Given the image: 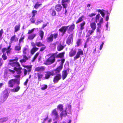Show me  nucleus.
<instances>
[{
    "label": "nucleus",
    "mask_w": 123,
    "mask_h": 123,
    "mask_svg": "<svg viewBox=\"0 0 123 123\" xmlns=\"http://www.w3.org/2000/svg\"><path fill=\"white\" fill-rule=\"evenodd\" d=\"M11 45H10L7 48H4L2 49V52L3 53V54L1 56V57L4 61H5L7 59V57L6 55V53H5L6 51V53L7 55H8L9 53H10L12 49V48H11Z\"/></svg>",
    "instance_id": "nucleus-1"
},
{
    "label": "nucleus",
    "mask_w": 123,
    "mask_h": 123,
    "mask_svg": "<svg viewBox=\"0 0 123 123\" xmlns=\"http://www.w3.org/2000/svg\"><path fill=\"white\" fill-rule=\"evenodd\" d=\"M18 85L20 84V79H12L9 80L8 82L9 87H12L15 83Z\"/></svg>",
    "instance_id": "nucleus-2"
},
{
    "label": "nucleus",
    "mask_w": 123,
    "mask_h": 123,
    "mask_svg": "<svg viewBox=\"0 0 123 123\" xmlns=\"http://www.w3.org/2000/svg\"><path fill=\"white\" fill-rule=\"evenodd\" d=\"M18 58L17 57H16L14 59L10 60L9 61L10 62L9 63V64L11 66L14 67V68L20 67V65L19 63L18 62Z\"/></svg>",
    "instance_id": "nucleus-3"
},
{
    "label": "nucleus",
    "mask_w": 123,
    "mask_h": 123,
    "mask_svg": "<svg viewBox=\"0 0 123 123\" xmlns=\"http://www.w3.org/2000/svg\"><path fill=\"white\" fill-rule=\"evenodd\" d=\"M55 61V57L53 53L48 58L44 63V64L47 65L51 64L54 63Z\"/></svg>",
    "instance_id": "nucleus-4"
},
{
    "label": "nucleus",
    "mask_w": 123,
    "mask_h": 123,
    "mask_svg": "<svg viewBox=\"0 0 123 123\" xmlns=\"http://www.w3.org/2000/svg\"><path fill=\"white\" fill-rule=\"evenodd\" d=\"M58 34L57 33H55L53 34H51L49 37L47 38L46 40L48 43H50L52 42L53 40V39H56L58 37Z\"/></svg>",
    "instance_id": "nucleus-5"
},
{
    "label": "nucleus",
    "mask_w": 123,
    "mask_h": 123,
    "mask_svg": "<svg viewBox=\"0 0 123 123\" xmlns=\"http://www.w3.org/2000/svg\"><path fill=\"white\" fill-rule=\"evenodd\" d=\"M9 92H8V90L7 89H5L3 91L1 94V95L3 96L4 99H7L9 96Z\"/></svg>",
    "instance_id": "nucleus-6"
},
{
    "label": "nucleus",
    "mask_w": 123,
    "mask_h": 123,
    "mask_svg": "<svg viewBox=\"0 0 123 123\" xmlns=\"http://www.w3.org/2000/svg\"><path fill=\"white\" fill-rule=\"evenodd\" d=\"M61 78L62 76L61 74H58L54 77L53 81L54 83H56Z\"/></svg>",
    "instance_id": "nucleus-7"
},
{
    "label": "nucleus",
    "mask_w": 123,
    "mask_h": 123,
    "mask_svg": "<svg viewBox=\"0 0 123 123\" xmlns=\"http://www.w3.org/2000/svg\"><path fill=\"white\" fill-rule=\"evenodd\" d=\"M73 34H72L70 35L67 38L66 41V43L68 45H70L73 42Z\"/></svg>",
    "instance_id": "nucleus-8"
},
{
    "label": "nucleus",
    "mask_w": 123,
    "mask_h": 123,
    "mask_svg": "<svg viewBox=\"0 0 123 123\" xmlns=\"http://www.w3.org/2000/svg\"><path fill=\"white\" fill-rule=\"evenodd\" d=\"M45 74L44 78L45 79H48L50 77V76H53L54 75L53 71H47L45 72Z\"/></svg>",
    "instance_id": "nucleus-9"
},
{
    "label": "nucleus",
    "mask_w": 123,
    "mask_h": 123,
    "mask_svg": "<svg viewBox=\"0 0 123 123\" xmlns=\"http://www.w3.org/2000/svg\"><path fill=\"white\" fill-rule=\"evenodd\" d=\"M84 54L83 51L80 49H79L76 56L74 57V60H75L80 57V55H83Z\"/></svg>",
    "instance_id": "nucleus-10"
},
{
    "label": "nucleus",
    "mask_w": 123,
    "mask_h": 123,
    "mask_svg": "<svg viewBox=\"0 0 123 123\" xmlns=\"http://www.w3.org/2000/svg\"><path fill=\"white\" fill-rule=\"evenodd\" d=\"M69 26V25L67 26H62L59 29V31L64 35L65 34Z\"/></svg>",
    "instance_id": "nucleus-11"
},
{
    "label": "nucleus",
    "mask_w": 123,
    "mask_h": 123,
    "mask_svg": "<svg viewBox=\"0 0 123 123\" xmlns=\"http://www.w3.org/2000/svg\"><path fill=\"white\" fill-rule=\"evenodd\" d=\"M70 2V0H62L61 4L63 8H67L68 6L67 3L68 4Z\"/></svg>",
    "instance_id": "nucleus-12"
},
{
    "label": "nucleus",
    "mask_w": 123,
    "mask_h": 123,
    "mask_svg": "<svg viewBox=\"0 0 123 123\" xmlns=\"http://www.w3.org/2000/svg\"><path fill=\"white\" fill-rule=\"evenodd\" d=\"M65 53V52H62L60 53L57 54V52H56L55 53H54L53 54L55 58H62L64 57Z\"/></svg>",
    "instance_id": "nucleus-13"
},
{
    "label": "nucleus",
    "mask_w": 123,
    "mask_h": 123,
    "mask_svg": "<svg viewBox=\"0 0 123 123\" xmlns=\"http://www.w3.org/2000/svg\"><path fill=\"white\" fill-rule=\"evenodd\" d=\"M22 56L23 58L19 61L21 63L26 62L27 60L29 59L31 57L30 56H27L25 55H22Z\"/></svg>",
    "instance_id": "nucleus-14"
},
{
    "label": "nucleus",
    "mask_w": 123,
    "mask_h": 123,
    "mask_svg": "<svg viewBox=\"0 0 123 123\" xmlns=\"http://www.w3.org/2000/svg\"><path fill=\"white\" fill-rule=\"evenodd\" d=\"M51 114L52 116H54V117L55 119H58L59 118V116L58 113L56 109L52 111Z\"/></svg>",
    "instance_id": "nucleus-15"
},
{
    "label": "nucleus",
    "mask_w": 123,
    "mask_h": 123,
    "mask_svg": "<svg viewBox=\"0 0 123 123\" xmlns=\"http://www.w3.org/2000/svg\"><path fill=\"white\" fill-rule=\"evenodd\" d=\"M62 68V66L60 65L59 67L55 69H54L53 70H52V71H53L54 75L56 74H59Z\"/></svg>",
    "instance_id": "nucleus-16"
},
{
    "label": "nucleus",
    "mask_w": 123,
    "mask_h": 123,
    "mask_svg": "<svg viewBox=\"0 0 123 123\" xmlns=\"http://www.w3.org/2000/svg\"><path fill=\"white\" fill-rule=\"evenodd\" d=\"M69 71V69H67L65 70L62 71V77L63 80H64L66 78L68 73V72Z\"/></svg>",
    "instance_id": "nucleus-17"
},
{
    "label": "nucleus",
    "mask_w": 123,
    "mask_h": 123,
    "mask_svg": "<svg viewBox=\"0 0 123 123\" xmlns=\"http://www.w3.org/2000/svg\"><path fill=\"white\" fill-rule=\"evenodd\" d=\"M45 69V67L44 66L38 67L36 68L35 69V72H39L40 71H43Z\"/></svg>",
    "instance_id": "nucleus-18"
},
{
    "label": "nucleus",
    "mask_w": 123,
    "mask_h": 123,
    "mask_svg": "<svg viewBox=\"0 0 123 123\" xmlns=\"http://www.w3.org/2000/svg\"><path fill=\"white\" fill-rule=\"evenodd\" d=\"M76 51L75 49L72 48L71 49L69 53V55L70 57H72L74 56L76 54Z\"/></svg>",
    "instance_id": "nucleus-19"
},
{
    "label": "nucleus",
    "mask_w": 123,
    "mask_h": 123,
    "mask_svg": "<svg viewBox=\"0 0 123 123\" xmlns=\"http://www.w3.org/2000/svg\"><path fill=\"white\" fill-rule=\"evenodd\" d=\"M22 68L20 67H18V68H14V69L15 70V72H16L17 74L18 75H20L22 73Z\"/></svg>",
    "instance_id": "nucleus-20"
},
{
    "label": "nucleus",
    "mask_w": 123,
    "mask_h": 123,
    "mask_svg": "<svg viewBox=\"0 0 123 123\" xmlns=\"http://www.w3.org/2000/svg\"><path fill=\"white\" fill-rule=\"evenodd\" d=\"M55 8L58 12H59L61 11L62 7L60 4H57L55 6Z\"/></svg>",
    "instance_id": "nucleus-21"
},
{
    "label": "nucleus",
    "mask_w": 123,
    "mask_h": 123,
    "mask_svg": "<svg viewBox=\"0 0 123 123\" xmlns=\"http://www.w3.org/2000/svg\"><path fill=\"white\" fill-rule=\"evenodd\" d=\"M66 46V45L63 46L61 43L58 45L57 47V50L58 51H60L62 50Z\"/></svg>",
    "instance_id": "nucleus-22"
},
{
    "label": "nucleus",
    "mask_w": 123,
    "mask_h": 123,
    "mask_svg": "<svg viewBox=\"0 0 123 123\" xmlns=\"http://www.w3.org/2000/svg\"><path fill=\"white\" fill-rule=\"evenodd\" d=\"M74 28L75 25L74 24L71 25L69 27L68 30V33H69L70 32H72Z\"/></svg>",
    "instance_id": "nucleus-23"
},
{
    "label": "nucleus",
    "mask_w": 123,
    "mask_h": 123,
    "mask_svg": "<svg viewBox=\"0 0 123 123\" xmlns=\"http://www.w3.org/2000/svg\"><path fill=\"white\" fill-rule=\"evenodd\" d=\"M25 68H26L27 70L28 71V74L30 72L31 70L32 65H22Z\"/></svg>",
    "instance_id": "nucleus-24"
},
{
    "label": "nucleus",
    "mask_w": 123,
    "mask_h": 123,
    "mask_svg": "<svg viewBox=\"0 0 123 123\" xmlns=\"http://www.w3.org/2000/svg\"><path fill=\"white\" fill-rule=\"evenodd\" d=\"M67 115L66 110L62 111L60 115V117L62 119L63 117H65Z\"/></svg>",
    "instance_id": "nucleus-25"
},
{
    "label": "nucleus",
    "mask_w": 123,
    "mask_h": 123,
    "mask_svg": "<svg viewBox=\"0 0 123 123\" xmlns=\"http://www.w3.org/2000/svg\"><path fill=\"white\" fill-rule=\"evenodd\" d=\"M37 74L38 80L41 81V79L43 78V74L41 72H39L37 73Z\"/></svg>",
    "instance_id": "nucleus-26"
},
{
    "label": "nucleus",
    "mask_w": 123,
    "mask_h": 123,
    "mask_svg": "<svg viewBox=\"0 0 123 123\" xmlns=\"http://www.w3.org/2000/svg\"><path fill=\"white\" fill-rule=\"evenodd\" d=\"M90 27L92 29L95 30L96 28V24L95 22H92L90 24Z\"/></svg>",
    "instance_id": "nucleus-27"
},
{
    "label": "nucleus",
    "mask_w": 123,
    "mask_h": 123,
    "mask_svg": "<svg viewBox=\"0 0 123 123\" xmlns=\"http://www.w3.org/2000/svg\"><path fill=\"white\" fill-rule=\"evenodd\" d=\"M39 48L37 47H33L31 50V54L33 55L35 52L38 50Z\"/></svg>",
    "instance_id": "nucleus-28"
},
{
    "label": "nucleus",
    "mask_w": 123,
    "mask_h": 123,
    "mask_svg": "<svg viewBox=\"0 0 123 123\" xmlns=\"http://www.w3.org/2000/svg\"><path fill=\"white\" fill-rule=\"evenodd\" d=\"M95 30L92 29L91 30H89L88 31L87 33L88 34L86 36V37H89L90 35H92L94 32Z\"/></svg>",
    "instance_id": "nucleus-29"
},
{
    "label": "nucleus",
    "mask_w": 123,
    "mask_h": 123,
    "mask_svg": "<svg viewBox=\"0 0 123 123\" xmlns=\"http://www.w3.org/2000/svg\"><path fill=\"white\" fill-rule=\"evenodd\" d=\"M85 22L84 21L83 22L80 24V30L82 31L84 29V26L85 25Z\"/></svg>",
    "instance_id": "nucleus-30"
},
{
    "label": "nucleus",
    "mask_w": 123,
    "mask_h": 123,
    "mask_svg": "<svg viewBox=\"0 0 123 123\" xmlns=\"http://www.w3.org/2000/svg\"><path fill=\"white\" fill-rule=\"evenodd\" d=\"M84 16L83 15L80 17L78 20L76 21V24H77L82 21L83 20V18H84Z\"/></svg>",
    "instance_id": "nucleus-31"
},
{
    "label": "nucleus",
    "mask_w": 123,
    "mask_h": 123,
    "mask_svg": "<svg viewBox=\"0 0 123 123\" xmlns=\"http://www.w3.org/2000/svg\"><path fill=\"white\" fill-rule=\"evenodd\" d=\"M20 88V87L18 86H17L15 88L12 89L11 91L12 92H18Z\"/></svg>",
    "instance_id": "nucleus-32"
},
{
    "label": "nucleus",
    "mask_w": 123,
    "mask_h": 123,
    "mask_svg": "<svg viewBox=\"0 0 123 123\" xmlns=\"http://www.w3.org/2000/svg\"><path fill=\"white\" fill-rule=\"evenodd\" d=\"M41 3H39V2H37L35 3L34 7L36 9L38 8L41 6L42 5Z\"/></svg>",
    "instance_id": "nucleus-33"
},
{
    "label": "nucleus",
    "mask_w": 123,
    "mask_h": 123,
    "mask_svg": "<svg viewBox=\"0 0 123 123\" xmlns=\"http://www.w3.org/2000/svg\"><path fill=\"white\" fill-rule=\"evenodd\" d=\"M16 37V35H14L13 36L11 37L10 38V40L11 42H12L14 41L15 42H16L18 40V39H15Z\"/></svg>",
    "instance_id": "nucleus-34"
},
{
    "label": "nucleus",
    "mask_w": 123,
    "mask_h": 123,
    "mask_svg": "<svg viewBox=\"0 0 123 123\" xmlns=\"http://www.w3.org/2000/svg\"><path fill=\"white\" fill-rule=\"evenodd\" d=\"M104 11L103 9H102V10H101L100 9H99L97 10V11L98 12H100L102 16L104 18L105 17V14L103 11Z\"/></svg>",
    "instance_id": "nucleus-35"
},
{
    "label": "nucleus",
    "mask_w": 123,
    "mask_h": 123,
    "mask_svg": "<svg viewBox=\"0 0 123 123\" xmlns=\"http://www.w3.org/2000/svg\"><path fill=\"white\" fill-rule=\"evenodd\" d=\"M20 25H16L14 27V32H17L20 30Z\"/></svg>",
    "instance_id": "nucleus-36"
},
{
    "label": "nucleus",
    "mask_w": 123,
    "mask_h": 123,
    "mask_svg": "<svg viewBox=\"0 0 123 123\" xmlns=\"http://www.w3.org/2000/svg\"><path fill=\"white\" fill-rule=\"evenodd\" d=\"M36 36V34H33L29 35L28 37V38L30 40H32L34 39Z\"/></svg>",
    "instance_id": "nucleus-37"
},
{
    "label": "nucleus",
    "mask_w": 123,
    "mask_h": 123,
    "mask_svg": "<svg viewBox=\"0 0 123 123\" xmlns=\"http://www.w3.org/2000/svg\"><path fill=\"white\" fill-rule=\"evenodd\" d=\"M8 120V119L6 117H3L0 118V123H3L6 122Z\"/></svg>",
    "instance_id": "nucleus-38"
},
{
    "label": "nucleus",
    "mask_w": 123,
    "mask_h": 123,
    "mask_svg": "<svg viewBox=\"0 0 123 123\" xmlns=\"http://www.w3.org/2000/svg\"><path fill=\"white\" fill-rule=\"evenodd\" d=\"M23 34L21 35V36L19 40V45H20L21 42H23L24 38L25 36H23Z\"/></svg>",
    "instance_id": "nucleus-39"
},
{
    "label": "nucleus",
    "mask_w": 123,
    "mask_h": 123,
    "mask_svg": "<svg viewBox=\"0 0 123 123\" xmlns=\"http://www.w3.org/2000/svg\"><path fill=\"white\" fill-rule=\"evenodd\" d=\"M40 33H39V35L41 39L42 40L44 36V32L42 30H40Z\"/></svg>",
    "instance_id": "nucleus-40"
},
{
    "label": "nucleus",
    "mask_w": 123,
    "mask_h": 123,
    "mask_svg": "<svg viewBox=\"0 0 123 123\" xmlns=\"http://www.w3.org/2000/svg\"><path fill=\"white\" fill-rule=\"evenodd\" d=\"M36 46L38 47H40L42 46H44V45L42 44V43L40 42H36Z\"/></svg>",
    "instance_id": "nucleus-41"
},
{
    "label": "nucleus",
    "mask_w": 123,
    "mask_h": 123,
    "mask_svg": "<svg viewBox=\"0 0 123 123\" xmlns=\"http://www.w3.org/2000/svg\"><path fill=\"white\" fill-rule=\"evenodd\" d=\"M30 20L31 23L34 24L36 21V19L35 18V17L32 16V17L30 18Z\"/></svg>",
    "instance_id": "nucleus-42"
},
{
    "label": "nucleus",
    "mask_w": 123,
    "mask_h": 123,
    "mask_svg": "<svg viewBox=\"0 0 123 123\" xmlns=\"http://www.w3.org/2000/svg\"><path fill=\"white\" fill-rule=\"evenodd\" d=\"M57 108L60 111H62L63 110V106L62 105L60 104L57 106Z\"/></svg>",
    "instance_id": "nucleus-43"
},
{
    "label": "nucleus",
    "mask_w": 123,
    "mask_h": 123,
    "mask_svg": "<svg viewBox=\"0 0 123 123\" xmlns=\"http://www.w3.org/2000/svg\"><path fill=\"white\" fill-rule=\"evenodd\" d=\"M50 12L51 15L53 16H55L56 14L55 11L54 9L51 10Z\"/></svg>",
    "instance_id": "nucleus-44"
},
{
    "label": "nucleus",
    "mask_w": 123,
    "mask_h": 123,
    "mask_svg": "<svg viewBox=\"0 0 123 123\" xmlns=\"http://www.w3.org/2000/svg\"><path fill=\"white\" fill-rule=\"evenodd\" d=\"M56 43H51L50 44V47L51 48H54L55 49L56 47Z\"/></svg>",
    "instance_id": "nucleus-45"
},
{
    "label": "nucleus",
    "mask_w": 123,
    "mask_h": 123,
    "mask_svg": "<svg viewBox=\"0 0 123 123\" xmlns=\"http://www.w3.org/2000/svg\"><path fill=\"white\" fill-rule=\"evenodd\" d=\"M100 17V15L99 14H97L96 16L95 22L97 23L98 20H99Z\"/></svg>",
    "instance_id": "nucleus-46"
},
{
    "label": "nucleus",
    "mask_w": 123,
    "mask_h": 123,
    "mask_svg": "<svg viewBox=\"0 0 123 123\" xmlns=\"http://www.w3.org/2000/svg\"><path fill=\"white\" fill-rule=\"evenodd\" d=\"M19 46H16L15 47V50L16 51H19L21 49V47L20 46V45Z\"/></svg>",
    "instance_id": "nucleus-47"
},
{
    "label": "nucleus",
    "mask_w": 123,
    "mask_h": 123,
    "mask_svg": "<svg viewBox=\"0 0 123 123\" xmlns=\"http://www.w3.org/2000/svg\"><path fill=\"white\" fill-rule=\"evenodd\" d=\"M98 26L96 29V32H98L99 33H100L101 30L100 28L101 27V26L99 25H98Z\"/></svg>",
    "instance_id": "nucleus-48"
},
{
    "label": "nucleus",
    "mask_w": 123,
    "mask_h": 123,
    "mask_svg": "<svg viewBox=\"0 0 123 123\" xmlns=\"http://www.w3.org/2000/svg\"><path fill=\"white\" fill-rule=\"evenodd\" d=\"M81 39H78L76 43L77 44V46H79L81 44Z\"/></svg>",
    "instance_id": "nucleus-49"
},
{
    "label": "nucleus",
    "mask_w": 123,
    "mask_h": 123,
    "mask_svg": "<svg viewBox=\"0 0 123 123\" xmlns=\"http://www.w3.org/2000/svg\"><path fill=\"white\" fill-rule=\"evenodd\" d=\"M40 48L39 50V51L40 52H42L44 51L46 48V47L44 45V46H42Z\"/></svg>",
    "instance_id": "nucleus-50"
},
{
    "label": "nucleus",
    "mask_w": 123,
    "mask_h": 123,
    "mask_svg": "<svg viewBox=\"0 0 123 123\" xmlns=\"http://www.w3.org/2000/svg\"><path fill=\"white\" fill-rule=\"evenodd\" d=\"M37 11L33 10L32 11V16L33 17H35V16L36 14H37Z\"/></svg>",
    "instance_id": "nucleus-51"
},
{
    "label": "nucleus",
    "mask_w": 123,
    "mask_h": 123,
    "mask_svg": "<svg viewBox=\"0 0 123 123\" xmlns=\"http://www.w3.org/2000/svg\"><path fill=\"white\" fill-rule=\"evenodd\" d=\"M103 22V19L102 18H101L99 22L97 24V25H99L101 26V24Z\"/></svg>",
    "instance_id": "nucleus-52"
},
{
    "label": "nucleus",
    "mask_w": 123,
    "mask_h": 123,
    "mask_svg": "<svg viewBox=\"0 0 123 123\" xmlns=\"http://www.w3.org/2000/svg\"><path fill=\"white\" fill-rule=\"evenodd\" d=\"M24 71V76L26 75L28 72V71L25 68H24L23 69Z\"/></svg>",
    "instance_id": "nucleus-53"
},
{
    "label": "nucleus",
    "mask_w": 123,
    "mask_h": 123,
    "mask_svg": "<svg viewBox=\"0 0 123 123\" xmlns=\"http://www.w3.org/2000/svg\"><path fill=\"white\" fill-rule=\"evenodd\" d=\"M35 29L34 28H33L31 30H28V34H30L32 33L34 31Z\"/></svg>",
    "instance_id": "nucleus-54"
},
{
    "label": "nucleus",
    "mask_w": 123,
    "mask_h": 123,
    "mask_svg": "<svg viewBox=\"0 0 123 123\" xmlns=\"http://www.w3.org/2000/svg\"><path fill=\"white\" fill-rule=\"evenodd\" d=\"M49 117L48 115L46 116L45 118H44L43 121L42 122V123H45V122L48 119Z\"/></svg>",
    "instance_id": "nucleus-55"
},
{
    "label": "nucleus",
    "mask_w": 123,
    "mask_h": 123,
    "mask_svg": "<svg viewBox=\"0 0 123 123\" xmlns=\"http://www.w3.org/2000/svg\"><path fill=\"white\" fill-rule=\"evenodd\" d=\"M8 70L11 73L14 74L15 73V70H14V68H13V70H12L10 69H9Z\"/></svg>",
    "instance_id": "nucleus-56"
},
{
    "label": "nucleus",
    "mask_w": 123,
    "mask_h": 123,
    "mask_svg": "<svg viewBox=\"0 0 123 123\" xmlns=\"http://www.w3.org/2000/svg\"><path fill=\"white\" fill-rule=\"evenodd\" d=\"M48 87L47 85H45L43 87H41V89L42 90H44L47 88Z\"/></svg>",
    "instance_id": "nucleus-57"
},
{
    "label": "nucleus",
    "mask_w": 123,
    "mask_h": 123,
    "mask_svg": "<svg viewBox=\"0 0 123 123\" xmlns=\"http://www.w3.org/2000/svg\"><path fill=\"white\" fill-rule=\"evenodd\" d=\"M27 49V48H24L23 51V55H25L26 54V51Z\"/></svg>",
    "instance_id": "nucleus-58"
},
{
    "label": "nucleus",
    "mask_w": 123,
    "mask_h": 123,
    "mask_svg": "<svg viewBox=\"0 0 123 123\" xmlns=\"http://www.w3.org/2000/svg\"><path fill=\"white\" fill-rule=\"evenodd\" d=\"M3 61L2 59L0 58V67H1L3 64Z\"/></svg>",
    "instance_id": "nucleus-59"
},
{
    "label": "nucleus",
    "mask_w": 123,
    "mask_h": 123,
    "mask_svg": "<svg viewBox=\"0 0 123 123\" xmlns=\"http://www.w3.org/2000/svg\"><path fill=\"white\" fill-rule=\"evenodd\" d=\"M96 15V13H91L90 14H89L88 16L91 17H92L93 16H95Z\"/></svg>",
    "instance_id": "nucleus-60"
},
{
    "label": "nucleus",
    "mask_w": 123,
    "mask_h": 123,
    "mask_svg": "<svg viewBox=\"0 0 123 123\" xmlns=\"http://www.w3.org/2000/svg\"><path fill=\"white\" fill-rule=\"evenodd\" d=\"M29 80L28 79H27L24 82V84L25 86H26L27 85V83L28 82V81Z\"/></svg>",
    "instance_id": "nucleus-61"
},
{
    "label": "nucleus",
    "mask_w": 123,
    "mask_h": 123,
    "mask_svg": "<svg viewBox=\"0 0 123 123\" xmlns=\"http://www.w3.org/2000/svg\"><path fill=\"white\" fill-rule=\"evenodd\" d=\"M47 23H46L45 24H43V25L42 26V29H44V28L47 25Z\"/></svg>",
    "instance_id": "nucleus-62"
},
{
    "label": "nucleus",
    "mask_w": 123,
    "mask_h": 123,
    "mask_svg": "<svg viewBox=\"0 0 123 123\" xmlns=\"http://www.w3.org/2000/svg\"><path fill=\"white\" fill-rule=\"evenodd\" d=\"M3 31L2 29H1L0 31V37H2V36L3 33Z\"/></svg>",
    "instance_id": "nucleus-63"
},
{
    "label": "nucleus",
    "mask_w": 123,
    "mask_h": 123,
    "mask_svg": "<svg viewBox=\"0 0 123 123\" xmlns=\"http://www.w3.org/2000/svg\"><path fill=\"white\" fill-rule=\"evenodd\" d=\"M42 22V21H38L37 20V22L35 23V24L36 25H38L39 24L41 23Z\"/></svg>",
    "instance_id": "nucleus-64"
}]
</instances>
